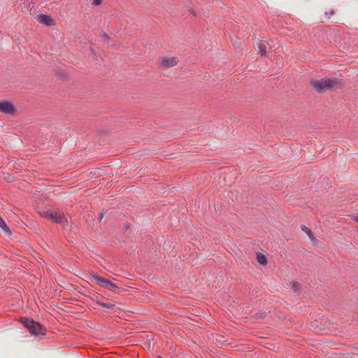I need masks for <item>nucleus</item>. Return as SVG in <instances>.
<instances>
[{
    "label": "nucleus",
    "instance_id": "obj_1",
    "mask_svg": "<svg viewBox=\"0 0 358 358\" xmlns=\"http://www.w3.org/2000/svg\"><path fill=\"white\" fill-rule=\"evenodd\" d=\"M310 84L315 92L323 94L327 91H335L342 88L343 80L338 78L311 79Z\"/></svg>",
    "mask_w": 358,
    "mask_h": 358
},
{
    "label": "nucleus",
    "instance_id": "obj_2",
    "mask_svg": "<svg viewBox=\"0 0 358 358\" xmlns=\"http://www.w3.org/2000/svg\"><path fill=\"white\" fill-rule=\"evenodd\" d=\"M20 322L24 327L29 330L31 335L37 336L45 334V328L34 320L27 317H22L20 319Z\"/></svg>",
    "mask_w": 358,
    "mask_h": 358
},
{
    "label": "nucleus",
    "instance_id": "obj_3",
    "mask_svg": "<svg viewBox=\"0 0 358 358\" xmlns=\"http://www.w3.org/2000/svg\"><path fill=\"white\" fill-rule=\"evenodd\" d=\"M41 216L61 224L63 227L68 224L66 217L59 211H45L41 213Z\"/></svg>",
    "mask_w": 358,
    "mask_h": 358
},
{
    "label": "nucleus",
    "instance_id": "obj_4",
    "mask_svg": "<svg viewBox=\"0 0 358 358\" xmlns=\"http://www.w3.org/2000/svg\"><path fill=\"white\" fill-rule=\"evenodd\" d=\"M15 111L14 105L11 102L5 100L0 101V112L11 115Z\"/></svg>",
    "mask_w": 358,
    "mask_h": 358
},
{
    "label": "nucleus",
    "instance_id": "obj_5",
    "mask_svg": "<svg viewBox=\"0 0 358 358\" xmlns=\"http://www.w3.org/2000/svg\"><path fill=\"white\" fill-rule=\"evenodd\" d=\"M37 20L39 22L46 26H52L55 24V20L49 15L40 14L37 16Z\"/></svg>",
    "mask_w": 358,
    "mask_h": 358
},
{
    "label": "nucleus",
    "instance_id": "obj_6",
    "mask_svg": "<svg viewBox=\"0 0 358 358\" xmlns=\"http://www.w3.org/2000/svg\"><path fill=\"white\" fill-rule=\"evenodd\" d=\"M178 62L176 57H165L162 59L161 64L166 68H171L176 66Z\"/></svg>",
    "mask_w": 358,
    "mask_h": 358
},
{
    "label": "nucleus",
    "instance_id": "obj_7",
    "mask_svg": "<svg viewBox=\"0 0 358 358\" xmlns=\"http://www.w3.org/2000/svg\"><path fill=\"white\" fill-rule=\"evenodd\" d=\"M90 275H91V278L95 281L96 285H98L99 286H100L103 288L107 289L108 283L109 282L108 280L103 278L102 277H100V276L96 275L95 273H91Z\"/></svg>",
    "mask_w": 358,
    "mask_h": 358
},
{
    "label": "nucleus",
    "instance_id": "obj_8",
    "mask_svg": "<svg viewBox=\"0 0 358 358\" xmlns=\"http://www.w3.org/2000/svg\"><path fill=\"white\" fill-rule=\"evenodd\" d=\"M257 260L261 265L265 266L267 264V259L266 256L262 253L257 254Z\"/></svg>",
    "mask_w": 358,
    "mask_h": 358
},
{
    "label": "nucleus",
    "instance_id": "obj_9",
    "mask_svg": "<svg viewBox=\"0 0 358 358\" xmlns=\"http://www.w3.org/2000/svg\"><path fill=\"white\" fill-rule=\"evenodd\" d=\"M257 53L261 55V56H264L266 55V45L262 43H260L257 45Z\"/></svg>",
    "mask_w": 358,
    "mask_h": 358
},
{
    "label": "nucleus",
    "instance_id": "obj_10",
    "mask_svg": "<svg viewBox=\"0 0 358 358\" xmlns=\"http://www.w3.org/2000/svg\"><path fill=\"white\" fill-rule=\"evenodd\" d=\"M0 228L6 233L9 232V229L6 226L3 220L0 217Z\"/></svg>",
    "mask_w": 358,
    "mask_h": 358
},
{
    "label": "nucleus",
    "instance_id": "obj_11",
    "mask_svg": "<svg viewBox=\"0 0 358 358\" xmlns=\"http://www.w3.org/2000/svg\"><path fill=\"white\" fill-rule=\"evenodd\" d=\"M117 289H118V287L115 284L111 282L110 281L108 282L107 289H108L110 291L115 292Z\"/></svg>",
    "mask_w": 358,
    "mask_h": 358
},
{
    "label": "nucleus",
    "instance_id": "obj_12",
    "mask_svg": "<svg viewBox=\"0 0 358 358\" xmlns=\"http://www.w3.org/2000/svg\"><path fill=\"white\" fill-rule=\"evenodd\" d=\"M98 304L103 308L110 309L115 307V305L112 303H98Z\"/></svg>",
    "mask_w": 358,
    "mask_h": 358
},
{
    "label": "nucleus",
    "instance_id": "obj_13",
    "mask_svg": "<svg viewBox=\"0 0 358 358\" xmlns=\"http://www.w3.org/2000/svg\"><path fill=\"white\" fill-rule=\"evenodd\" d=\"M302 230H303V231L306 234H308V236H309L310 238H311V231H310V229H308V227H306L303 226V227H302Z\"/></svg>",
    "mask_w": 358,
    "mask_h": 358
},
{
    "label": "nucleus",
    "instance_id": "obj_14",
    "mask_svg": "<svg viewBox=\"0 0 358 358\" xmlns=\"http://www.w3.org/2000/svg\"><path fill=\"white\" fill-rule=\"evenodd\" d=\"M109 38H110V37H109V36L106 33L103 32L102 34L101 39H102L103 41L106 42Z\"/></svg>",
    "mask_w": 358,
    "mask_h": 358
},
{
    "label": "nucleus",
    "instance_id": "obj_15",
    "mask_svg": "<svg viewBox=\"0 0 358 358\" xmlns=\"http://www.w3.org/2000/svg\"><path fill=\"white\" fill-rule=\"evenodd\" d=\"M293 289L296 291L300 288V284L298 282H294L292 285Z\"/></svg>",
    "mask_w": 358,
    "mask_h": 358
},
{
    "label": "nucleus",
    "instance_id": "obj_16",
    "mask_svg": "<svg viewBox=\"0 0 358 358\" xmlns=\"http://www.w3.org/2000/svg\"><path fill=\"white\" fill-rule=\"evenodd\" d=\"M103 0H93V5L94 6H99L102 3Z\"/></svg>",
    "mask_w": 358,
    "mask_h": 358
},
{
    "label": "nucleus",
    "instance_id": "obj_17",
    "mask_svg": "<svg viewBox=\"0 0 358 358\" xmlns=\"http://www.w3.org/2000/svg\"><path fill=\"white\" fill-rule=\"evenodd\" d=\"M334 14V10H331L329 11V15H333Z\"/></svg>",
    "mask_w": 358,
    "mask_h": 358
},
{
    "label": "nucleus",
    "instance_id": "obj_18",
    "mask_svg": "<svg viewBox=\"0 0 358 358\" xmlns=\"http://www.w3.org/2000/svg\"><path fill=\"white\" fill-rule=\"evenodd\" d=\"M189 12L191 13V14H192L193 15H195V12L193 10H189Z\"/></svg>",
    "mask_w": 358,
    "mask_h": 358
},
{
    "label": "nucleus",
    "instance_id": "obj_19",
    "mask_svg": "<svg viewBox=\"0 0 358 358\" xmlns=\"http://www.w3.org/2000/svg\"><path fill=\"white\" fill-rule=\"evenodd\" d=\"M355 220L358 222V217H356Z\"/></svg>",
    "mask_w": 358,
    "mask_h": 358
}]
</instances>
